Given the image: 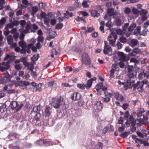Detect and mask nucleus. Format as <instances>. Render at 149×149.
Wrapping results in <instances>:
<instances>
[{
  "mask_svg": "<svg viewBox=\"0 0 149 149\" xmlns=\"http://www.w3.org/2000/svg\"><path fill=\"white\" fill-rule=\"evenodd\" d=\"M32 14H35L38 11V8L36 6H33L32 8Z\"/></svg>",
  "mask_w": 149,
  "mask_h": 149,
  "instance_id": "obj_40",
  "label": "nucleus"
},
{
  "mask_svg": "<svg viewBox=\"0 0 149 149\" xmlns=\"http://www.w3.org/2000/svg\"><path fill=\"white\" fill-rule=\"evenodd\" d=\"M42 85L41 84H39L37 85L36 86V91L40 92L41 90V87Z\"/></svg>",
  "mask_w": 149,
  "mask_h": 149,
  "instance_id": "obj_42",
  "label": "nucleus"
},
{
  "mask_svg": "<svg viewBox=\"0 0 149 149\" xmlns=\"http://www.w3.org/2000/svg\"><path fill=\"white\" fill-rule=\"evenodd\" d=\"M117 55L119 57V60L120 61L125 62L127 61L125 55L121 52H118Z\"/></svg>",
  "mask_w": 149,
  "mask_h": 149,
  "instance_id": "obj_11",
  "label": "nucleus"
},
{
  "mask_svg": "<svg viewBox=\"0 0 149 149\" xmlns=\"http://www.w3.org/2000/svg\"><path fill=\"white\" fill-rule=\"evenodd\" d=\"M128 73L127 74L128 77L127 79H130L131 80L134 81L130 78H133L135 77L136 74V71L133 69L132 67H129L128 68Z\"/></svg>",
  "mask_w": 149,
  "mask_h": 149,
  "instance_id": "obj_7",
  "label": "nucleus"
},
{
  "mask_svg": "<svg viewBox=\"0 0 149 149\" xmlns=\"http://www.w3.org/2000/svg\"><path fill=\"white\" fill-rule=\"evenodd\" d=\"M134 81L131 80L130 79H127L126 81L124 82H123L120 80L118 81V83L119 84L124 85V89L126 90L129 88H131L133 86L134 84Z\"/></svg>",
  "mask_w": 149,
  "mask_h": 149,
  "instance_id": "obj_4",
  "label": "nucleus"
},
{
  "mask_svg": "<svg viewBox=\"0 0 149 149\" xmlns=\"http://www.w3.org/2000/svg\"><path fill=\"white\" fill-rule=\"evenodd\" d=\"M7 40L8 43L9 44H11L13 42V39L11 36H9L7 37Z\"/></svg>",
  "mask_w": 149,
  "mask_h": 149,
  "instance_id": "obj_30",
  "label": "nucleus"
},
{
  "mask_svg": "<svg viewBox=\"0 0 149 149\" xmlns=\"http://www.w3.org/2000/svg\"><path fill=\"white\" fill-rule=\"evenodd\" d=\"M120 41L123 43H124L126 42V39L124 37H121L120 38Z\"/></svg>",
  "mask_w": 149,
  "mask_h": 149,
  "instance_id": "obj_59",
  "label": "nucleus"
},
{
  "mask_svg": "<svg viewBox=\"0 0 149 149\" xmlns=\"http://www.w3.org/2000/svg\"><path fill=\"white\" fill-rule=\"evenodd\" d=\"M133 52L135 53L136 55L138 54H139L141 53V50L138 48H135L133 49Z\"/></svg>",
  "mask_w": 149,
  "mask_h": 149,
  "instance_id": "obj_34",
  "label": "nucleus"
},
{
  "mask_svg": "<svg viewBox=\"0 0 149 149\" xmlns=\"http://www.w3.org/2000/svg\"><path fill=\"white\" fill-rule=\"evenodd\" d=\"M14 53H12L10 54H7L4 58V60H8V62H3L2 64L0 63V71L3 72L5 70L8 69L10 67L9 63V61L14 60L16 56L14 55Z\"/></svg>",
  "mask_w": 149,
  "mask_h": 149,
  "instance_id": "obj_2",
  "label": "nucleus"
},
{
  "mask_svg": "<svg viewBox=\"0 0 149 149\" xmlns=\"http://www.w3.org/2000/svg\"><path fill=\"white\" fill-rule=\"evenodd\" d=\"M114 97L118 100L122 101L123 100V97L122 96L119 94L118 92H116L114 94Z\"/></svg>",
  "mask_w": 149,
  "mask_h": 149,
  "instance_id": "obj_21",
  "label": "nucleus"
},
{
  "mask_svg": "<svg viewBox=\"0 0 149 149\" xmlns=\"http://www.w3.org/2000/svg\"><path fill=\"white\" fill-rule=\"evenodd\" d=\"M10 107L12 109H16L17 111H18L20 108V106L17 104L16 101L13 102L11 103Z\"/></svg>",
  "mask_w": 149,
  "mask_h": 149,
  "instance_id": "obj_14",
  "label": "nucleus"
},
{
  "mask_svg": "<svg viewBox=\"0 0 149 149\" xmlns=\"http://www.w3.org/2000/svg\"><path fill=\"white\" fill-rule=\"evenodd\" d=\"M136 26V24L135 23L132 24L128 28L129 31L130 32L132 31L135 28Z\"/></svg>",
  "mask_w": 149,
  "mask_h": 149,
  "instance_id": "obj_29",
  "label": "nucleus"
},
{
  "mask_svg": "<svg viewBox=\"0 0 149 149\" xmlns=\"http://www.w3.org/2000/svg\"><path fill=\"white\" fill-rule=\"evenodd\" d=\"M51 109L48 106H46L45 108L44 113L45 116H49L51 113Z\"/></svg>",
  "mask_w": 149,
  "mask_h": 149,
  "instance_id": "obj_18",
  "label": "nucleus"
},
{
  "mask_svg": "<svg viewBox=\"0 0 149 149\" xmlns=\"http://www.w3.org/2000/svg\"><path fill=\"white\" fill-rule=\"evenodd\" d=\"M82 5L84 8L88 7V5L87 4V2L86 1H84L82 3Z\"/></svg>",
  "mask_w": 149,
  "mask_h": 149,
  "instance_id": "obj_57",
  "label": "nucleus"
},
{
  "mask_svg": "<svg viewBox=\"0 0 149 149\" xmlns=\"http://www.w3.org/2000/svg\"><path fill=\"white\" fill-rule=\"evenodd\" d=\"M16 93V91L13 89L9 90L7 91V93L8 94H11Z\"/></svg>",
  "mask_w": 149,
  "mask_h": 149,
  "instance_id": "obj_58",
  "label": "nucleus"
},
{
  "mask_svg": "<svg viewBox=\"0 0 149 149\" xmlns=\"http://www.w3.org/2000/svg\"><path fill=\"white\" fill-rule=\"evenodd\" d=\"M141 29V27L139 26L137 27L136 29L135 30L134 32V34L136 35H137L140 32V31Z\"/></svg>",
  "mask_w": 149,
  "mask_h": 149,
  "instance_id": "obj_36",
  "label": "nucleus"
},
{
  "mask_svg": "<svg viewBox=\"0 0 149 149\" xmlns=\"http://www.w3.org/2000/svg\"><path fill=\"white\" fill-rule=\"evenodd\" d=\"M5 76L3 77V80L4 83H6L10 80V74L8 72H6L4 73Z\"/></svg>",
  "mask_w": 149,
  "mask_h": 149,
  "instance_id": "obj_20",
  "label": "nucleus"
},
{
  "mask_svg": "<svg viewBox=\"0 0 149 149\" xmlns=\"http://www.w3.org/2000/svg\"><path fill=\"white\" fill-rule=\"evenodd\" d=\"M13 36L15 41H17L19 37V33L17 32L13 34Z\"/></svg>",
  "mask_w": 149,
  "mask_h": 149,
  "instance_id": "obj_56",
  "label": "nucleus"
},
{
  "mask_svg": "<svg viewBox=\"0 0 149 149\" xmlns=\"http://www.w3.org/2000/svg\"><path fill=\"white\" fill-rule=\"evenodd\" d=\"M19 24V21H15L13 22H10L6 26V27L8 28H13L14 26H18Z\"/></svg>",
  "mask_w": 149,
  "mask_h": 149,
  "instance_id": "obj_16",
  "label": "nucleus"
},
{
  "mask_svg": "<svg viewBox=\"0 0 149 149\" xmlns=\"http://www.w3.org/2000/svg\"><path fill=\"white\" fill-rule=\"evenodd\" d=\"M63 27V24L62 23H59L56 25V29H61Z\"/></svg>",
  "mask_w": 149,
  "mask_h": 149,
  "instance_id": "obj_44",
  "label": "nucleus"
},
{
  "mask_svg": "<svg viewBox=\"0 0 149 149\" xmlns=\"http://www.w3.org/2000/svg\"><path fill=\"white\" fill-rule=\"evenodd\" d=\"M36 40L34 39H32L30 43L28 45V48H31L32 50L34 52H36L37 51V47L33 46V45L36 43Z\"/></svg>",
  "mask_w": 149,
  "mask_h": 149,
  "instance_id": "obj_12",
  "label": "nucleus"
},
{
  "mask_svg": "<svg viewBox=\"0 0 149 149\" xmlns=\"http://www.w3.org/2000/svg\"><path fill=\"white\" fill-rule=\"evenodd\" d=\"M19 46L22 47V49L21 51V53H26L25 48L27 47L26 43L23 40H22L19 42Z\"/></svg>",
  "mask_w": 149,
  "mask_h": 149,
  "instance_id": "obj_13",
  "label": "nucleus"
},
{
  "mask_svg": "<svg viewBox=\"0 0 149 149\" xmlns=\"http://www.w3.org/2000/svg\"><path fill=\"white\" fill-rule=\"evenodd\" d=\"M104 42L105 45L103 50L104 53L105 55L108 54L109 55H111L112 54V51L111 47L107 45L106 41H105Z\"/></svg>",
  "mask_w": 149,
  "mask_h": 149,
  "instance_id": "obj_8",
  "label": "nucleus"
},
{
  "mask_svg": "<svg viewBox=\"0 0 149 149\" xmlns=\"http://www.w3.org/2000/svg\"><path fill=\"white\" fill-rule=\"evenodd\" d=\"M107 12L109 16H111L113 15L114 14L113 9L112 8H108Z\"/></svg>",
  "mask_w": 149,
  "mask_h": 149,
  "instance_id": "obj_28",
  "label": "nucleus"
},
{
  "mask_svg": "<svg viewBox=\"0 0 149 149\" xmlns=\"http://www.w3.org/2000/svg\"><path fill=\"white\" fill-rule=\"evenodd\" d=\"M66 72H68L72 71V68L71 67H67L64 68Z\"/></svg>",
  "mask_w": 149,
  "mask_h": 149,
  "instance_id": "obj_49",
  "label": "nucleus"
},
{
  "mask_svg": "<svg viewBox=\"0 0 149 149\" xmlns=\"http://www.w3.org/2000/svg\"><path fill=\"white\" fill-rule=\"evenodd\" d=\"M53 35H54V36H52L51 35H50L48 37H47V40H50V39L54 38L56 36V33L55 32H53L52 33Z\"/></svg>",
  "mask_w": 149,
  "mask_h": 149,
  "instance_id": "obj_38",
  "label": "nucleus"
},
{
  "mask_svg": "<svg viewBox=\"0 0 149 149\" xmlns=\"http://www.w3.org/2000/svg\"><path fill=\"white\" fill-rule=\"evenodd\" d=\"M40 107L39 106H35L34 107L33 109V111L34 112H37L38 111L40 110Z\"/></svg>",
  "mask_w": 149,
  "mask_h": 149,
  "instance_id": "obj_51",
  "label": "nucleus"
},
{
  "mask_svg": "<svg viewBox=\"0 0 149 149\" xmlns=\"http://www.w3.org/2000/svg\"><path fill=\"white\" fill-rule=\"evenodd\" d=\"M15 67L17 70H19L21 69L22 68V65L21 64H18L16 65Z\"/></svg>",
  "mask_w": 149,
  "mask_h": 149,
  "instance_id": "obj_45",
  "label": "nucleus"
},
{
  "mask_svg": "<svg viewBox=\"0 0 149 149\" xmlns=\"http://www.w3.org/2000/svg\"><path fill=\"white\" fill-rule=\"evenodd\" d=\"M39 57V55L38 54L34 55L31 58V60L33 62H35L36 61Z\"/></svg>",
  "mask_w": 149,
  "mask_h": 149,
  "instance_id": "obj_31",
  "label": "nucleus"
},
{
  "mask_svg": "<svg viewBox=\"0 0 149 149\" xmlns=\"http://www.w3.org/2000/svg\"><path fill=\"white\" fill-rule=\"evenodd\" d=\"M144 70L143 69H141V72L139 74L138 78L139 79H141L142 78L143 75L145 73L144 72Z\"/></svg>",
  "mask_w": 149,
  "mask_h": 149,
  "instance_id": "obj_33",
  "label": "nucleus"
},
{
  "mask_svg": "<svg viewBox=\"0 0 149 149\" xmlns=\"http://www.w3.org/2000/svg\"><path fill=\"white\" fill-rule=\"evenodd\" d=\"M37 143H39L40 145L42 143L46 146L52 145V143L50 140H48L46 141H44L43 140H40V141H37Z\"/></svg>",
  "mask_w": 149,
  "mask_h": 149,
  "instance_id": "obj_15",
  "label": "nucleus"
},
{
  "mask_svg": "<svg viewBox=\"0 0 149 149\" xmlns=\"http://www.w3.org/2000/svg\"><path fill=\"white\" fill-rule=\"evenodd\" d=\"M115 72V70L114 69L112 68L110 72V76L111 78H113L114 77V73Z\"/></svg>",
  "mask_w": 149,
  "mask_h": 149,
  "instance_id": "obj_43",
  "label": "nucleus"
},
{
  "mask_svg": "<svg viewBox=\"0 0 149 149\" xmlns=\"http://www.w3.org/2000/svg\"><path fill=\"white\" fill-rule=\"evenodd\" d=\"M82 60L83 63L86 65H88L90 63V58L88 55L86 54H83Z\"/></svg>",
  "mask_w": 149,
  "mask_h": 149,
  "instance_id": "obj_10",
  "label": "nucleus"
},
{
  "mask_svg": "<svg viewBox=\"0 0 149 149\" xmlns=\"http://www.w3.org/2000/svg\"><path fill=\"white\" fill-rule=\"evenodd\" d=\"M77 86L81 89H84L86 88V86L85 84H77Z\"/></svg>",
  "mask_w": 149,
  "mask_h": 149,
  "instance_id": "obj_32",
  "label": "nucleus"
},
{
  "mask_svg": "<svg viewBox=\"0 0 149 149\" xmlns=\"http://www.w3.org/2000/svg\"><path fill=\"white\" fill-rule=\"evenodd\" d=\"M149 25V21H146L144 24L143 25V27L146 28Z\"/></svg>",
  "mask_w": 149,
  "mask_h": 149,
  "instance_id": "obj_64",
  "label": "nucleus"
},
{
  "mask_svg": "<svg viewBox=\"0 0 149 149\" xmlns=\"http://www.w3.org/2000/svg\"><path fill=\"white\" fill-rule=\"evenodd\" d=\"M148 81L146 79H144L141 81L137 82L136 84L134 85V88L137 89L139 92H141L143 90V87L144 84H148Z\"/></svg>",
  "mask_w": 149,
  "mask_h": 149,
  "instance_id": "obj_5",
  "label": "nucleus"
},
{
  "mask_svg": "<svg viewBox=\"0 0 149 149\" xmlns=\"http://www.w3.org/2000/svg\"><path fill=\"white\" fill-rule=\"evenodd\" d=\"M8 29L7 27L5 28L4 31V34L5 36H7L9 33L10 31L8 30Z\"/></svg>",
  "mask_w": 149,
  "mask_h": 149,
  "instance_id": "obj_47",
  "label": "nucleus"
},
{
  "mask_svg": "<svg viewBox=\"0 0 149 149\" xmlns=\"http://www.w3.org/2000/svg\"><path fill=\"white\" fill-rule=\"evenodd\" d=\"M40 15L41 17L43 19L45 18L46 17V14L44 12H41Z\"/></svg>",
  "mask_w": 149,
  "mask_h": 149,
  "instance_id": "obj_60",
  "label": "nucleus"
},
{
  "mask_svg": "<svg viewBox=\"0 0 149 149\" xmlns=\"http://www.w3.org/2000/svg\"><path fill=\"white\" fill-rule=\"evenodd\" d=\"M44 38L42 36H39L38 38V42H42Z\"/></svg>",
  "mask_w": 149,
  "mask_h": 149,
  "instance_id": "obj_54",
  "label": "nucleus"
},
{
  "mask_svg": "<svg viewBox=\"0 0 149 149\" xmlns=\"http://www.w3.org/2000/svg\"><path fill=\"white\" fill-rule=\"evenodd\" d=\"M106 96H108L107 97L104 98V101L105 102H107L109 101L110 100V97H111L113 96V94L110 93H108L106 94Z\"/></svg>",
  "mask_w": 149,
  "mask_h": 149,
  "instance_id": "obj_26",
  "label": "nucleus"
},
{
  "mask_svg": "<svg viewBox=\"0 0 149 149\" xmlns=\"http://www.w3.org/2000/svg\"><path fill=\"white\" fill-rule=\"evenodd\" d=\"M19 31L20 32L24 33V34H26L32 31L31 26L29 24H27L24 29V28L23 29H20Z\"/></svg>",
  "mask_w": 149,
  "mask_h": 149,
  "instance_id": "obj_9",
  "label": "nucleus"
},
{
  "mask_svg": "<svg viewBox=\"0 0 149 149\" xmlns=\"http://www.w3.org/2000/svg\"><path fill=\"white\" fill-rule=\"evenodd\" d=\"M96 78L94 77L91 78L90 80H88L87 83V86H86V88L87 89L89 88L91 86L93 81L94 80H95Z\"/></svg>",
  "mask_w": 149,
  "mask_h": 149,
  "instance_id": "obj_23",
  "label": "nucleus"
},
{
  "mask_svg": "<svg viewBox=\"0 0 149 149\" xmlns=\"http://www.w3.org/2000/svg\"><path fill=\"white\" fill-rule=\"evenodd\" d=\"M100 29L101 31L103 32V33H104V21L101 22H100Z\"/></svg>",
  "mask_w": 149,
  "mask_h": 149,
  "instance_id": "obj_41",
  "label": "nucleus"
},
{
  "mask_svg": "<svg viewBox=\"0 0 149 149\" xmlns=\"http://www.w3.org/2000/svg\"><path fill=\"white\" fill-rule=\"evenodd\" d=\"M63 100V98L60 96L59 97L52 98L50 103L54 108L58 109L62 104Z\"/></svg>",
  "mask_w": 149,
  "mask_h": 149,
  "instance_id": "obj_3",
  "label": "nucleus"
},
{
  "mask_svg": "<svg viewBox=\"0 0 149 149\" xmlns=\"http://www.w3.org/2000/svg\"><path fill=\"white\" fill-rule=\"evenodd\" d=\"M131 12V9L130 8L127 7L125 8L124 12L125 13L128 14H129Z\"/></svg>",
  "mask_w": 149,
  "mask_h": 149,
  "instance_id": "obj_52",
  "label": "nucleus"
},
{
  "mask_svg": "<svg viewBox=\"0 0 149 149\" xmlns=\"http://www.w3.org/2000/svg\"><path fill=\"white\" fill-rule=\"evenodd\" d=\"M125 125L122 124L121 126L119 127L118 128V131L119 132H122L124 131L125 128Z\"/></svg>",
  "mask_w": 149,
  "mask_h": 149,
  "instance_id": "obj_35",
  "label": "nucleus"
},
{
  "mask_svg": "<svg viewBox=\"0 0 149 149\" xmlns=\"http://www.w3.org/2000/svg\"><path fill=\"white\" fill-rule=\"evenodd\" d=\"M93 110L96 112L100 111L102 109V104L99 101H95L93 105Z\"/></svg>",
  "mask_w": 149,
  "mask_h": 149,
  "instance_id": "obj_6",
  "label": "nucleus"
},
{
  "mask_svg": "<svg viewBox=\"0 0 149 149\" xmlns=\"http://www.w3.org/2000/svg\"><path fill=\"white\" fill-rule=\"evenodd\" d=\"M44 23L45 24L48 25L49 22V19L48 18H45L44 19Z\"/></svg>",
  "mask_w": 149,
  "mask_h": 149,
  "instance_id": "obj_62",
  "label": "nucleus"
},
{
  "mask_svg": "<svg viewBox=\"0 0 149 149\" xmlns=\"http://www.w3.org/2000/svg\"><path fill=\"white\" fill-rule=\"evenodd\" d=\"M30 77V75L29 74H26L23 76L22 78L24 79H27L29 78Z\"/></svg>",
  "mask_w": 149,
  "mask_h": 149,
  "instance_id": "obj_63",
  "label": "nucleus"
},
{
  "mask_svg": "<svg viewBox=\"0 0 149 149\" xmlns=\"http://www.w3.org/2000/svg\"><path fill=\"white\" fill-rule=\"evenodd\" d=\"M81 97V95L79 93L76 92L73 93V96L72 97V100H79Z\"/></svg>",
  "mask_w": 149,
  "mask_h": 149,
  "instance_id": "obj_17",
  "label": "nucleus"
},
{
  "mask_svg": "<svg viewBox=\"0 0 149 149\" xmlns=\"http://www.w3.org/2000/svg\"><path fill=\"white\" fill-rule=\"evenodd\" d=\"M145 112L143 108H140L138 109L137 112V116L138 117L137 120L136 121L134 120L132 116H130L128 120H127L125 124L127 127L131 125L134 126L136 124L140 125L141 124H145L147 123L148 117L143 114Z\"/></svg>",
  "mask_w": 149,
  "mask_h": 149,
  "instance_id": "obj_1",
  "label": "nucleus"
},
{
  "mask_svg": "<svg viewBox=\"0 0 149 149\" xmlns=\"http://www.w3.org/2000/svg\"><path fill=\"white\" fill-rule=\"evenodd\" d=\"M132 12L134 14H138L139 13L138 10L134 8H132Z\"/></svg>",
  "mask_w": 149,
  "mask_h": 149,
  "instance_id": "obj_61",
  "label": "nucleus"
},
{
  "mask_svg": "<svg viewBox=\"0 0 149 149\" xmlns=\"http://www.w3.org/2000/svg\"><path fill=\"white\" fill-rule=\"evenodd\" d=\"M19 22V24H20L21 25V28L20 29H23L24 28V26L26 24V22L24 20H21Z\"/></svg>",
  "mask_w": 149,
  "mask_h": 149,
  "instance_id": "obj_37",
  "label": "nucleus"
},
{
  "mask_svg": "<svg viewBox=\"0 0 149 149\" xmlns=\"http://www.w3.org/2000/svg\"><path fill=\"white\" fill-rule=\"evenodd\" d=\"M103 84L101 83H98L95 86V88L96 89L97 92H100V91H102L101 88Z\"/></svg>",
  "mask_w": 149,
  "mask_h": 149,
  "instance_id": "obj_25",
  "label": "nucleus"
},
{
  "mask_svg": "<svg viewBox=\"0 0 149 149\" xmlns=\"http://www.w3.org/2000/svg\"><path fill=\"white\" fill-rule=\"evenodd\" d=\"M94 30V29L93 26H91L88 28V29L86 30L85 31L86 33L88 32H91Z\"/></svg>",
  "mask_w": 149,
  "mask_h": 149,
  "instance_id": "obj_39",
  "label": "nucleus"
},
{
  "mask_svg": "<svg viewBox=\"0 0 149 149\" xmlns=\"http://www.w3.org/2000/svg\"><path fill=\"white\" fill-rule=\"evenodd\" d=\"M6 19L5 17H2L0 20V24L1 25H3L6 22Z\"/></svg>",
  "mask_w": 149,
  "mask_h": 149,
  "instance_id": "obj_50",
  "label": "nucleus"
},
{
  "mask_svg": "<svg viewBox=\"0 0 149 149\" xmlns=\"http://www.w3.org/2000/svg\"><path fill=\"white\" fill-rule=\"evenodd\" d=\"M138 44V42L136 39H132L130 40V45L132 47H134Z\"/></svg>",
  "mask_w": 149,
  "mask_h": 149,
  "instance_id": "obj_24",
  "label": "nucleus"
},
{
  "mask_svg": "<svg viewBox=\"0 0 149 149\" xmlns=\"http://www.w3.org/2000/svg\"><path fill=\"white\" fill-rule=\"evenodd\" d=\"M24 65L26 67L27 66L28 69L30 70H32L33 69V65L32 63H29L27 62H24Z\"/></svg>",
  "mask_w": 149,
  "mask_h": 149,
  "instance_id": "obj_22",
  "label": "nucleus"
},
{
  "mask_svg": "<svg viewBox=\"0 0 149 149\" xmlns=\"http://www.w3.org/2000/svg\"><path fill=\"white\" fill-rule=\"evenodd\" d=\"M128 133L127 132H124L120 135V136L123 138H126L127 136Z\"/></svg>",
  "mask_w": 149,
  "mask_h": 149,
  "instance_id": "obj_48",
  "label": "nucleus"
},
{
  "mask_svg": "<svg viewBox=\"0 0 149 149\" xmlns=\"http://www.w3.org/2000/svg\"><path fill=\"white\" fill-rule=\"evenodd\" d=\"M109 38H110V40H113V39H115L116 38V37L115 36L113 35L111 33V34L109 35L108 37V39L109 40Z\"/></svg>",
  "mask_w": 149,
  "mask_h": 149,
  "instance_id": "obj_46",
  "label": "nucleus"
},
{
  "mask_svg": "<svg viewBox=\"0 0 149 149\" xmlns=\"http://www.w3.org/2000/svg\"><path fill=\"white\" fill-rule=\"evenodd\" d=\"M80 14H81L84 16H87L88 15V13L86 11H81L80 12Z\"/></svg>",
  "mask_w": 149,
  "mask_h": 149,
  "instance_id": "obj_55",
  "label": "nucleus"
},
{
  "mask_svg": "<svg viewBox=\"0 0 149 149\" xmlns=\"http://www.w3.org/2000/svg\"><path fill=\"white\" fill-rule=\"evenodd\" d=\"M147 11L146 10H143L140 12V14L143 16L142 18V21H144L147 19V17L146 16Z\"/></svg>",
  "mask_w": 149,
  "mask_h": 149,
  "instance_id": "obj_19",
  "label": "nucleus"
},
{
  "mask_svg": "<svg viewBox=\"0 0 149 149\" xmlns=\"http://www.w3.org/2000/svg\"><path fill=\"white\" fill-rule=\"evenodd\" d=\"M115 22L116 25L118 26L121 25V20L119 19H116L115 21Z\"/></svg>",
  "mask_w": 149,
  "mask_h": 149,
  "instance_id": "obj_53",
  "label": "nucleus"
},
{
  "mask_svg": "<svg viewBox=\"0 0 149 149\" xmlns=\"http://www.w3.org/2000/svg\"><path fill=\"white\" fill-rule=\"evenodd\" d=\"M91 13L92 16L95 17H98L99 15V13H97V11L95 10H92L91 12Z\"/></svg>",
  "mask_w": 149,
  "mask_h": 149,
  "instance_id": "obj_27",
  "label": "nucleus"
}]
</instances>
